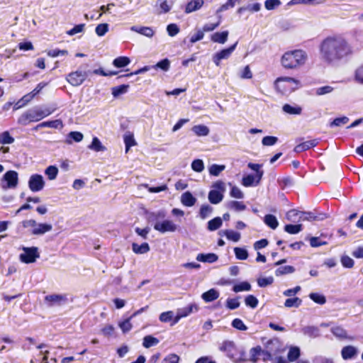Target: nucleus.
<instances>
[{
  "instance_id": "40",
  "label": "nucleus",
  "mask_w": 363,
  "mask_h": 363,
  "mask_svg": "<svg viewBox=\"0 0 363 363\" xmlns=\"http://www.w3.org/2000/svg\"><path fill=\"white\" fill-rule=\"evenodd\" d=\"M251 290V285L247 281H243L240 284L234 285L233 287V291L235 293H238L240 291H249Z\"/></svg>"
},
{
  "instance_id": "62",
  "label": "nucleus",
  "mask_w": 363,
  "mask_h": 363,
  "mask_svg": "<svg viewBox=\"0 0 363 363\" xmlns=\"http://www.w3.org/2000/svg\"><path fill=\"white\" fill-rule=\"evenodd\" d=\"M155 68H160L164 71L169 70L170 67V61L168 59H164L158 62L154 67Z\"/></svg>"
},
{
  "instance_id": "52",
  "label": "nucleus",
  "mask_w": 363,
  "mask_h": 363,
  "mask_svg": "<svg viewBox=\"0 0 363 363\" xmlns=\"http://www.w3.org/2000/svg\"><path fill=\"white\" fill-rule=\"evenodd\" d=\"M131 320L132 318L129 317L128 318L118 323V326L123 333H126L132 329V324L130 323Z\"/></svg>"
},
{
  "instance_id": "9",
  "label": "nucleus",
  "mask_w": 363,
  "mask_h": 363,
  "mask_svg": "<svg viewBox=\"0 0 363 363\" xmlns=\"http://www.w3.org/2000/svg\"><path fill=\"white\" fill-rule=\"evenodd\" d=\"M89 72L77 70L70 72L66 77L67 81L74 86H80L88 77Z\"/></svg>"
},
{
  "instance_id": "30",
  "label": "nucleus",
  "mask_w": 363,
  "mask_h": 363,
  "mask_svg": "<svg viewBox=\"0 0 363 363\" xmlns=\"http://www.w3.org/2000/svg\"><path fill=\"white\" fill-rule=\"evenodd\" d=\"M264 223L272 229H276L279 225V222L275 216L267 214L264 218Z\"/></svg>"
},
{
  "instance_id": "32",
  "label": "nucleus",
  "mask_w": 363,
  "mask_h": 363,
  "mask_svg": "<svg viewBox=\"0 0 363 363\" xmlns=\"http://www.w3.org/2000/svg\"><path fill=\"white\" fill-rule=\"evenodd\" d=\"M247 167L250 169L256 172V177H257L256 184H259L262 178L263 174H264V172L260 169V168L262 167V164H254V163L250 162V163H248Z\"/></svg>"
},
{
  "instance_id": "19",
  "label": "nucleus",
  "mask_w": 363,
  "mask_h": 363,
  "mask_svg": "<svg viewBox=\"0 0 363 363\" xmlns=\"http://www.w3.org/2000/svg\"><path fill=\"white\" fill-rule=\"evenodd\" d=\"M208 199L212 204H218L223 199V194L217 190H211L208 192Z\"/></svg>"
},
{
  "instance_id": "17",
  "label": "nucleus",
  "mask_w": 363,
  "mask_h": 363,
  "mask_svg": "<svg viewBox=\"0 0 363 363\" xmlns=\"http://www.w3.org/2000/svg\"><path fill=\"white\" fill-rule=\"evenodd\" d=\"M299 218L298 221H313V220H320L323 219V216H315L312 212L299 211Z\"/></svg>"
},
{
  "instance_id": "33",
  "label": "nucleus",
  "mask_w": 363,
  "mask_h": 363,
  "mask_svg": "<svg viewBox=\"0 0 363 363\" xmlns=\"http://www.w3.org/2000/svg\"><path fill=\"white\" fill-rule=\"evenodd\" d=\"M219 234L225 235V237L228 240H233L234 242H238L241 237L240 233L235 232L232 230H225L223 232H220Z\"/></svg>"
},
{
  "instance_id": "29",
  "label": "nucleus",
  "mask_w": 363,
  "mask_h": 363,
  "mask_svg": "<svg viewBox=\"0 0 363 363\" xmlns=\"http://www.w3.org/2000/svg\"><path fill=\"white\" fill-rule=\"evenodd\" d=\"M191 130L197 135V136H206L209 134L210 130L205 125H194Z\"/></svg>"
},
{
  "instance_id": "48",
  "label": "nucleus",
  "mask_w": 363,
  "mask_h": 363,
  "mask_svg": "<svg viewBox=\"0 0 363 363\" xmlns=\"http://www.w3.org/2000/svg\"><path fill=\"white\" fill-rule=\"evenodd\" d=\"M301 299L298 297L287 298L285 301L284 306L286 308H298L301 304Z\"/></svg>"
},
{
  "instance_id": "21",
  "label": "nucleus",
  "mask_w": 363,
  "mask_h": 363,
  "mask_svg": "<svg viewBox=\"0 0 363 363\" xmlns=\"http://www.w3.org/2000/svg\"><path fill=\"white\" fill-rule=\"evenodd\" d=\"M218 257L214 253L208 254H199L196 257V259L199 262L213 263L218 260Z\"/></svg>"
},
{
  "instance_id": "11",
  "label": "nucleus",
  "mask_w": 363,
  "mask_h": 363,
  "mask_svg": "<svg viewBox=\"0 0 363 363\" xmlns=\"http://www.w3.org/2000/svg\"><path fill=\"white\" fill-rule=\"evenodd\" d=\"M238 43L236 42L235 44L229 47L228 48L223 49L220 52H216L213 57V61L216 65V66L220 65V62L222 60H225L229 58L233 52L235 50Z\"/></svg>"
},
{
  "instance_id": "60",
  "label": "nucleus",
  "mask_w": 363,
  "mask_h": 363,
  "mask_svg": "<svg viewBox=\"0 0 363 363\" xmlns=\"http://www.w3.org/2000/svg\"><path fill=\"white\" fill-rule=\"evenodd\" d=\"M124 143L125 144V151L128 152L129 148L136 145L133 135H125L124 136Z\"/></svg>"
},
{
  "instance_id": "56",
  "label": "nucleus",
  "mask_w": 363,
  "mask_h": 363,
  "mask_svg": "<svg viewBox=\"0 0 363 363\" xmlns=\"http://www.w3.org/2000/svg\"><path fill=\"white\" fill-rule=\"evenodd\" d=\"M225 168V165L213 164L209 167V173L213 176H218Z\"/></svg>"
},
{
  "instance_id": "45",
  "label": "nucleus",
  "mask_w": 363,
  "mask_h": 363,
  "mask_svg": "<svg viewBox=\"0 0 363 363\" xmlns=\"http://www.w3.org/2000/svg\"><path fill=\"white\" fill-rule=\"evenodd\" d=\"M300 356V349L298 347H291L288 352V359L290 362L296 360Z\"/></svg>"
},
{
  "instance_id": "3",
  "label": "nucleus",
  "mask_w": 363,
  "mask_h": 363,
  "mask_svg": "<svg viewBox=\"0 0 363 363\" xmlns=\"http://www.w3.org/2000/svg\"><path fill=\"white\" fill-rule=\"evenodd\" d=\"M166 216L163 211L150 213L147 220L150 223H154V229L161 233L167 232L173 233L177 230V225L172 220H163Z\"/></svg>"
},
{
  "instance_id": "13",
  "label": "nucleus",
  "mask_w": 363,
  "mask_h": 363,
  "mask_svg": "<svg viewBox=\"0 0 363 363\" xmlns=\"http://www.w3.org/2000/svg\"><path fill=\"white\" fill-rule=\"evenodd\" d=\"M318 144V140L317 139L308 140L306 142H303L298 145H297L294 147V152L299 153L310 149L311 147H315Z\"/></svg>"
},
{
  "instance_id": "16",
  "label": "nucleus",
  "mask_w": 363,
  "mask_h": 363,
  "mask_svg": "<svg viewBox=\"0 0 363 363\" xmlns=\"http://www.w3.org/2000/svg\"><path fill=\"white\" fill-rule=\"evenodd\" d=\"M203 0H191L189 1L185 8V13H190L191 12L198 11L203 5Z\"/></svg>"
},
{
  "instance_id": "39",
  "label": "nucleus",
  "mask_w": 363,
  "mask_h": 363,
  "mask_svg": "<svg viewBox=\"0 0 363 363\" xmlns=\"http://www.w3.org/2000/svg\"><path fill=\"white\" fill-rule=\"evenodd\" d=\"M130 62V59L128 57H118L116 58L113 65L118 68H122L127 66Z\"/></svg>"
},
{
  "instance_id": "50",
  "label": "nucleus",
  "mask_w": 363,
  "mask_h": 363,
  "mask_svg": "<svg viewBox=\"0 0 363 363\" xmlns=\"http://www.w3.org/2000/svg\"><path fill=\"white\" fill-rule=\"evenodd\" d=\"M309 297L316 303L323 305L326 303L325 296L318 293H311Z\"/></svg>"
},
{
  "instance_id": "4",
  "label": "nucleus",
  "mask_w": 363,
  "mask_h": 363,
  "mask_svg": "<svg viewBox=\"0 0 363 363\" xmlns=\"http://www.w3.org/2000/svg\"><path fill=\"white\" fill-rule=\"evenodd\" d=\"M55 111V108L35 107L30 109L23 114L18 119V123L22 125H26L30 122H37L50 116Z\"/></svg>"
},
{
  "instance_id": "63",
  "label": "nucleus",
  "mask_w": 363,
  "mask_h": 363,
  "mask_svg": "<svg viewBox=\"0 0 363 363\" xmlns=\"http://www.w3.org/2000/svg\"><path fill=\"white\" fill-rule=\"evenodd\" d=\"M277 141L278 138L275 136H265L262 138V143L264 146H272Z\"/></svg>"
},
{
  "instance_id": "36",
  "label": "nucleus",
  "mask_w": 363,
  "mask_h": 363,
  "mask_svg": "<svg viewBox=\"0 0 363 363\" xmlns=\"http://www.w3.org/2000/svg\"><path fill=\"white\" fill-rule=\"evenodd\" d=\"M354 81L358 84L363 85V63L355 69Z\"/></svg>"
},
{
  "instance_id": "61",
  "label": "nucleus",
  "mask_w": 363,
  "mask_h": 363,
  "mask_svg": "<svg viewBox=\"0 0 363 363\" xmlns=\"http://www.w3.org/2000/svg\"><path fill=\"white\" fill-rule=\"evenodd\" d=\"M238 298H228L226 301V307L230 310H234L240 306Z\"/></svg>"
},
{
  "instance_id": "14",
  "label": "nucleus",
  "mask_w": 363,
  "mask_h": 363,
  "mask_svg": "<svg viewBox=\"0 0 363 363\" xmlns=\"http://www.w3.org/2000/svg\"><path fill=\"white\" fill-rule=\"evenodd\" d=\"M357 353V349L352 345L345 346L341 350L342 357L345 360L354 357Z\"/></svg>"
},
{
  "instance_id": "2",
  "label": "nucleus",
  "mask_w": 363,
  "mask_h": 363,
  "mask_svg": "<svg viewBox=\"0 0 363 363\" xmlns=\"http://www.w3.org/2000/svg\"><path fill=\"white\" fill-rule=\"evenodd\" d=\"M308 60L306 51L298 49L286 52L281 58V65L286 69H297Z\"/></svg>"
},
{
  "instance_id": "20",
  "label": "nucleus",
  "mask_w": 363,
  "mask_h": 363,
  "mask_svg": "<svg viewBox=\"0 0 363 363\" xmlns=\"http://www.w3.org/2000/svg\"><path fill=\"white\" fill-rule=\"evenodd\" d=\"M228 30L216 32L211 35V39L214 43L224 44L228 40Z\"/></svg>"
},
{
  "instance_id": "15",
  "label": "nucleus",
  "mask_w": 363,
  "mask_h": 363,
  "mask_svg": "<svg viewBox=\"0 0 363 363\" xmlns=\"http://www.w3.org/2000/svg\"><path fill=\"white\" fill-rule=\"evenodd\" d=\"M130 30L147 38H152L155 35V31L150 27L133 26Z\"/></svg>"
},
{
  "instance_id": "10",
  "label": "nucleus",
  "mask_w": 363,
  "mask_h": 363,
  "mask_svg": "<svg viewBox=\"0 0 363 363\" xmlns=\"http://www.w3.org/2000/svg\"><path fill=\"white\" fill-rule=\"evenodd\" d=\"M28 186L33 192L41 191L45 186V181L40 174H35L30 177Z\"/></svg>"
},
{
  "instance_id": "46",
  "label": "nucleus",
  "mask_w": 363,
  "mask_h": 363,
  "mask_svg": "<svg viewBox=\"0 0 363 363\" xmlns=\"http://www.w3.org/2000/svg\"><path fill=\"white\" fill-rule=\"evenodd\" d=\"M14 138L10 135L9 131H4L0 134V144H12Z\"/></svg>"
},
{
  "instance_id": "24",
  "label": "nucleus",
  "mask_w": 363,
  "mask_h": 363,
  "mask_svg": "<svg viewBox=\"0 0 363 363\" xmlns=\"http://www.w3.org/2000/svg\"><path fill=\"white\" fill-rule=\"evenodd\" d=\"M132 250L135 254L142 255L148 252L150 248L147 242H143L141 245L133 242L132 244Z\"/></svg>"
},
{
  "instance_id": "6",
  "label": "nucleus",
  "mask_w": 363,
  "mask_h": 363,
  "mask_svg": "<svg viewBox=\"0 0 363 363\" xmlns=\"http://www.w3.org/2000/svg\"><path fill=\"white\" fill-rule=\"evenodd\" d=\"M24 228L29 230L32 235H43L52 230V225L50 223H37L34 219L25 220L22 222Z\"/></svg>"
},
{
  "instance_id": "34",
  "label": "nucleus",
  "mask_w": 363,
  "mask_h": 363,
  "mask_svg": "<svg viewBox=\"0 0 363 363\" xmlns=\"http://www.w3.org/2000/svg\"><path fill=\"white\" fill-rule=\"evenodd\" d=\"M62 123L60 120H55L51 121H45L40 124H38L35 129L38 130L40 128H58L60 126H62Z\"/></svg>"
},
{
  "instance_id": "64",
  "label": "nucleus",
  "mask_w": 363,
  "mask_h": 363,
  "mask_svg": "<svg viewBox=\"0 0 363 363\" xmlns=\"http://www.w3.org/2000/svg\"><path fill=\"white\" fill-rule=\"evenodd\" d=\"M334 90V88L331 86H324L316 89L315 94L318 96L327 94L331 93Z\"/></svg>"
},
{
  "instance_id": "58",
  "label": "nucleus",
  "mask_w": 363,
  "mask_h": 363,
  "mask_svg": "<svg viewBox=\"0 0 363 363\" xmlns=\"http://www.w3.org/2000/svg\"><path fill=\"white\" fill-rule=\"evenodd\" d=\"M174 318V313L171 311L163 312L160 315L159 319L162 323H168Z\"/></svg>"
},
{
  "instance_id": "35",
  "label": "nucleus",
  "mask_w": 363,
  "mask_h": 363,
  "mask_svg": "<svg viewBox=\"0 0 363 363\" xmlns=\"http://www.w3.org/2000/svg\"><path fill=\"white\" fill-rule=\"evenodd\" d=\"M222 218L220 217H216L208 222L207 228L210 231H214L218 230L222 225Z\"/></svg>"
},
{
  "instance_id": "22",
  "label": "nucleus",
  "mask_w": 363,
  "mask_h": 363,
  "mask_svg": "<svg viewBox=\"0 0 363 363\" xmlns=\"http://www.w3.org/2000/svg\"><path fill=\"white\" fill-rule=\"evenodd\" d=\"M330 331L337 338L353 340V337L347 336V331L341 326L333 327Z\"/></svg>"
},
{
  "instance_id": "5",
  "label": "nucleus",
  "mask_w": 363,
  "mask_h": 363,
  "mask_svg": "<svg viewBox=\"0 0 363 363\" xmlns=\"http://www.w3.org/2000/svg\"><path fill=\"white\" fill-rule=\"evenodd\" d=\"M219 349L220 351L225 352L228 357L235 363L242 362L245 360L244 351L238 349L233 341H224Z\"/></svg>"
},
{
  "instance_id": "38",
  "label": "nucleus",
  "mask_w": 363,
  "mask_h": 363,
  "mask_svg": "<svg viewBox=\"0 0 363 363\" xmlns=\"http://www.w3.org/2000/svg\"><path fill=\"white\" fill-rule=\"evenodd\" d=\"M227 207L235 211H242L246 209V206L240 201H231L227 203Z\"/></svg>"
},
{
  "instance_id": "54",
  "label": "nucleus",
  "mask_w": 363,
  "mask_h": 363,
  "mask_svg": "<svg viewBox=\"0 0 363 363\" xmlns=\"http://www.w3.org/2000/svg\"><path fill=\"white\" fill-rule=\"evenodd\" d=\"M245 303L246 306L255 308L258 305V300L253 295H248L245 298Z\"/></svg>"
},
{
  "instance_id": "1",
  "label": "nucleus",
  "mask_w": 363,
  "mask_h": 363,
  "mask_svg": "<svg viewBox=\"0 0 363 363\" xmlns=\"http://www.w3.org/2000/svg\"><path fill=\"white\" fill-rule=\"evenodd\" d=\"M321 61L327 65L335 66L350 59L354 54L352 45L342 35H330L322 40L318 45Z\"/></svg>"
},
{
  "instance_id": "31",
  "label": "nucleus",
  "mask_w": 363,
  "mask_h": 363,
  "mask_svg": "<svg viewBox=\"0 0 363 363\" xmlns=\"http://www.w3.org/2000/svg\"><path fill=\"white\" fill-rule=\"evenodd\" d=\"M129 88V85L128 84H122L117 86H113L111 88V93L114 98H117L122 94H125Z\"/></svg>"
},
{
  "instance_id": "55",
  "label": "nucleus",
  "mask_w": 363,
  "mask_h": 363,
  "mask_svg": "<svg viewBox=\"0 0 363 363\" xmlns=\"http://www.w3.org/2000/svg\"><path fill=\"white\" fill-rule=\"evenodd\" d=\"M262 352V348L258 346L256 347H253L250 350V360L253 362H256L258 359V357Z\"/></svg>"
},
{
  "instance_id": "8",
  "label": "nucleus",
  "mask_w": 363,
  "mask_h": 363,
  "mask_svg": "<svg viewBox=\"0 0 363 363\" xmlns=\"http://www.w3.org/2000/svg\"><path fill=\"white\" fill-rule=\"evenodd\" d=\"M22 250L23 252L20 255V260L23 263H33L40 257L37 247H23Z\"/></svg>"
},
{
  "instance_id": "28",
  "label": "nucleus",
  "mask_w": 363,
  "mask_h": 363,
  "mask_svg": "<svg viewBox=\"0 0 363 363\" xmlns=\"http://www.w3.org/2000/svg\"><path fill=\"white\" fill-rule=\"evenodd\" d=\"M88 148L95 152H104L106 150V147L102 145L99 139L96 137L93 138Z\"/></svg>"
},
{
  "instance_id": "12",
  "label": "nucleus",
  "mask_w": 363,
  "mask_h": 363,
  "mask_svg": "<svg viewBox=\"0 0 363 363\" xmlns=\"http://www.w3.org/2000/svg\"><path fill=\"white\" fill-rule=\"evenodd\" d=\"M45 301L48 303L50 307L55 305L61 306L67 301V298L66 295L51 294L45 297Z\"/></svg>"
},
{
  "instance_id": "47",
  "label": "nucleus",
  "mask_w": 363,
  "mask_h": 363,
  "mask_svg": "<svg viewBox=\"0 0 363 363\" xmlns=\"http://www.w3.org/2000/svg\"><path fill=\"white\" fill-rule=\"evenodd\" d=\"M294 271H295V269L292 266H289V265L282 266V267H280L278 269H277V270L275 272V274L277 276H281V275H284V274H291V273L294 272Z\"/></svg>"
},
{
  "instance_id": "18",
  "label": "nucleus",
  "mask_w": 363,
  "mask_h": 363,
  "mask_svg": "<svg viewBox=\"0 0 363 363\" xmlns=\"http://www.w3.org/2000/svg\"><path fill=\"white\" fill-rule=\"evenodd\" d=\"M181 202L184 206L191 207L196 203V199L191 192L186 191L181 196Z\"/></svg>"
},
{
  "instance_id": "49",
  "label": "nucleus",
  "mask_w": 363,
  "mask_h": 363,
  "mask_svg": "<svg viewBox=\"0 0 363 363\" xmlns=\"http://www.w3.org/2000/svg\"><path fill=\"white\" fill-rule=\"evenodd\" d=\"M235 255L237 259L240 260H245L248 257V252L247 250L242 247L234 248Z\"/></svg>"
},
{
  "instance_id": "27",
  "label": "nucleus",
  "mask_w": 363,
  "mask_h": 363,
  "mask_svg": "<svg viewBox=\"0 0 363 363\" xmlns=\"http://www.w3.org/2000/svg\"><path fill=\"white\" fill-rule=\"evenodd\" d=\"M282 110L284 112L290 115H300L302 112V108L301 106H292L288 104H286L283 106Z\"/></svg>"
},
{
  "instance_id": "59",
  "label": "nucleus",
  "mask_w": 363,
  "mask_h": 363,
  "mask_svg": "<svg viewBox=\"0 0 363 363\" xmlns=\"http://www.w3.org/2000/svg\"><path fill=\"white\" fill-rule=\"evenodd\" d=\"M108 30V24L107 23H101L99 24L95 29L96 33L99 36L104 35Z\"/></svg>"
},
{
  "instance_id": "23",
  "label": "nucleus",
  "mask_w": 363,
  "mask_h": 363,
  "mask_svg": "<svg viewBox=\"0 0 363 363\" xmlns=\"http://www.w3.org/2000/svg\"><path fill=\"white\" fill-rule=\"evenodd\" d=\"M219 297V292L215 289H211L206 292H204L201 295V298L205 302H211L213 301H215Z\"/></svg>"
},
{
  "instance_id": "53",
  "label": "nucleus",
  "mask_w": 363,
  "mask_h": 363,
  "mask_svg": "<svg viewBox=\"0 0 363 363\" xmlns=\"http://www.w3.org/2000/svg\"><path fill=\"white\" fill-rule=\"evenodd\" d=\"M349 121H350L349 118L347 116L336 118L330 123V127L342 126L343 125L347 124L349 122Z\"/></svg>"
},
{
  "instance_id": "43",
  "label": "nucleus",
  "mask_w": 363,
  "mask_h": 363,
  "mask_svg": "<svg viewBox=\"0 0 363 363\" xmlns=\"http://www.w3.org/2000/svg\"><path fill=\"white\" fill-rule=\"evenodd\" d=\"M159 343V340L151 335H147L143 338V345L145 348H149Z\"/></svg>"
},
{
  "instance_id": "41",
  "label": "nucleus",
  "mask_w": 363,
  "mask_h": 363,
  "mask_svg": "<svg viewBox=\"0 0 363 363\" xmlns=\"http://www.w3.org/2000/svg\"><path fill=\"white\" fill-rule=\"evenodd\" d=\"M45 174L50 180H54L57 176L58 169L56 166L50 165L45 169Z\"/></svg>"
},
{
  "instance_id": "57",
  "label": "nucleus",
  "mask_w": 363,
  "mask_h": 363,
  "mask_svg": "<svg viewBox=\"0 0 363 363\" xmlns=\"http://www.w3.org/2000/svg\"><path fill=\"white\" fill-rule=\"evenodd\" d=\"M191 168L196 172H201L204 169V164L201 160H194L191 163Z\"/></svg>"
},
{
  "instance_id": "44",
  "label": "nucleus",
  "mask_w": 363,
  "mask_h": 363,
  "mask_svg": "<svg viewBox=\"0 0 363 363\" xmlns=\"http://www.w3.org/2000/svg\"><path fill=\"white\" fill-rule=\"evenodd\" d=\"M284 230L289 234H292V235L297 234L302 230V225L301 224H297V225L288 224V225H285Z\"/></svg>"
},
{
  "instance_id": "26",
  "label": "nucleus",
  "mask_w": 363,
  "mask_h": 363,
  "mask_svg": "<svg viewBox=\"0 0 363 363\" xmlns=\"http://www.w3.org/2000/svg\"><path fill=\"white\" fill-rule=\"evenodd\" d=\"M198 306L196 303H191L186 307L179 308L177 311L182 315L183 318H185L191 313L198 311Z\"/></svg>"
},
{
  "instance_id": "7",
  "label": "nucleus",
  "mask_w": 363,
  "mask_h": 363,
  "mask_svg": "<svg viewBox=\"0 0 363 363\" xmlns=\"http://www.w3.org/2000/svg\"><path fill=\"white\" fill-rule=\"evenodd\" d=\"M18 183V174L14 170L6 172L3 176L1 187L4 189H15Z\"/></svg>"
},
{
  "instance_id": "25",
  "label": "nucleus",
  "mask_w": 363,
  "mask_h": 363,
  "mask_svg": "<svg viewBox=\"0 0 363 363\" xmlns=\"http://www.w3.org/2000/svg\"><path fill=\"white\" fill-rule=\"evenodd\" d=\"M302 332L305 335L315 338L320 335V330L316 326H306L302 328Z\"/></svg>"
},
{
  "instance_id": "37",
  "label": "nucleus",
  "mask_w": 363,
  "mask_h": 363,
  "mask_svg": "<svg viewBox=\"0 0 363 363\" xmlns=\"http://www.w3.org/2000/svg\"><path fill=\"white\" fill-rule=\"evenodd\" d=\"M213 207L208 204H203L201 206L199 211V216L201 219L204 220L208 218L213 212Z\"/></svg>"
},
{
  "instance_id": "51",
  "label": "nucleus",
  "mask_w": 363,
  "mask_h": 363,
  "mask_svg": "<svg viewBox=\"0 0 363 363\" xmlns=\"http://www.w3.org/2000/svg\"><path fill=\"white\" fill-rule=\"evenodd\" d=\"M299 214L300 213L298 211L291 209L286 213V218L289 221L294 223L298 222V219L299 218Z\"/></svg>"
},
{
  "instance_id": "42",
  "label": "nucleus",
  "mask_w": 363,
  "mask_h": 363,
  "mask_svg": "<svg viewBox=\"0 0 363 363\" xmlns=\"http://www.w3.org/2000/svg\"><path fill=\"white\" fill-rule=\"evenodd\" d=\"M257 177L256 175L252 174H248L247 176H245L242 178V184L245 186H256L258 184H256Z\"/></svg>"
}]
</instances>
